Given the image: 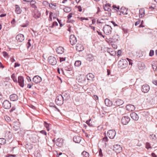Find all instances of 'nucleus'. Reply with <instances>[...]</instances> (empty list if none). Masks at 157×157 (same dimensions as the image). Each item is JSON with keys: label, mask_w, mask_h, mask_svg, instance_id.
I'll list each match as a JSON object with an SVG mask.
<instances>
[{"label": "nucleus", "mask_w": 157, "mask_h": 157, "mask_svg": "<svg viewBox=\"0 0 157 157\" xmlns=\"http://www.w3.org/2000/svg\"><path fill=\"white\" fill-rule=\"evenodd\" d=\"M6 139L3 138H0V144H4L6 143Z\"/></svg>", "instance_id": "c9c22d12"}, {"label": "nucleus", "mask_w": 157, "mask_h": 157, "mask_svg": "<svg viewBox=\"0 0 157 157\" xmlns=\"http://www.w3.org/2000/svg\"><path fill=\"white\" fill-rule=\"evenodd\" d=\"M154 52L153 50H151L150 51V52L149 53V56H152L154 55Z\"/></svg>", "instance_id": "603ef678"}, {"label": "nucleus", "mask_w": 157, "mask_h": 157, "mask_svg": "<svg viewBox=\"0 0 157 157\" xmlns=\"http://www.w3.org/2000/svg\"><path fill=\"white\" fill-rule=\"evenodd\" d=\"M76 50L78 52H81L83 50L84 48L83 45L80 44H77L76 46Z\"/></svg>", "instance_id": "4be33fe9"}, {"label": "nucleus", "mask_w": 157, "mask_h": 157, "mask_svg": "<svg viewBox=\"0 0 157 157\" xmlns=\"http://www.w3.org/2000/svg\"><path fill=\"white\" fill-rule=\"evenodd\" d=\"M64 48L62 47H58L56 49V52L58 54H62L64 52Z\"/></svg>", "instance_id": "cd10ccee"}, {"label": "nucleus", "mask_w": 157, "mask_h": 157, "mask_svg": "<svg viewBox=\"0 0 157 157\" xmlns=\"http://www.w3.org/2000/svg\"><path fill=\"white\" fill-rule=\"evenodd\" d=\"M146 147L147 149L151 148V147L150 144L148 142H147L146 143Z\"/></svg>", "instance_id": "a18cd8bd"}, {"label": "nucleus", "mask_w": 157, "mask_h": 157, "mask_svg": "<svg viewBox=\"0 0 157 157\" xmlns=\"http://www.w3.org/2000/svg\"><path fill=\"white\" fill-rule=\"evenodd\" d=\"M44 125L48 131H49V124L47 123L45 121L44 123Z\"/></svg>", "instance_id": "37998d69"}, {"label": "nucleus", "mask_w": 157, "mask_h": 157, "mask_svg": "<svg viewBox=\"0 0 157 157\" xmlns=\"http://www.w3.org/2000/svg\"><path fill=\"white\" fill-rule=\"evenodd\" d=\"M58 25V24L57 22L56 21H54L53 22L51 26L50 27L52 28H53L55 27H56Z\"/></svg>", "instance_id": "c03bdc74"}, {"label": "nucleus", "mask_w": 157, "mask_h": 157, "mask_svg": "<svg viewBox=\"0 0 157 157\" xmlns=\"http://www.w3.org/2000/svg\"><path fill=\"white\" fill-rule=\"evenodd\" d=\"M122 52V51L121 50H118L117 51V55L118 57H119L121 55V53Z\"/></svg>", "instance_id": "680f3d73"}, {"label": "nucleus", "mask_w": 157, "mask_h": 157, "mask_svg": "<svg viewBox=\"0 0 157 157\" xmlns=\"http://www.w3.org/2000/svg\"><path fill=\"white\" fill-rule=\"evenodd\" d=\"M78 18H79L81 21H82L83 20H88V18H85L84 17H78Z\"/></svg>", "instance_id": "6e6d98bb"}, {"label": "nucleus", "mask_w": 157, "mask_h": 157, "mask_svg": "<svg viewBox=\"0 0 157 157\" xmlns=\"http://www.w3.org/2000/svg\"><path fill=\"white\" fill-rule=\"evenodd\" d=\"M15 12L17 14H20L21 13L22 10L19 6L17 5H16L15 6Z\"/></svg>", "instance_id": "412c9836"}, {"label": "nucleus", "mask_w": 157, "mask_h": 157, "mask_svg": "<svg viewBox=\"0 0 157 157\" xmlns=\"http://www.w3.org/2000/svg\"><path fill=\"white\" fill-rule=\"evenodd\" d=\"M121 12L123 14H127V13L126 12H124V11L126 10V11H127V10L126 9L125 7H121Z\"/></svg>", "instance_id": "f704fd0d"}, {"label": "nucleus", "mask_w": 157, "mask_h": 157, "mask_svg": "<svg viewBox=\"0 0 157 157\" xmlns=\"http://www.w3.org/2000/svg\"><path fill=\"white\" fill-rule=\"evenodd\" d=\"M33 81L36 83H39L42 81L41 78L38 75H36L33 78Z\"/></svg>", "instance_id": "dca6fc26"}, {"label": "nucleus", "mask_w": 157, "mask_h": 157, "mask_svg": "<svg viewBox=\"0 0 157 157\" xmlns=\"http://www.w3.org/2000/svg\"><path fill=\"white\" fill-rule=\"evenodd\" d=\"M42 4L44 6H49L48 2L46 1H43Z\"/></svg>", "instance_id": "09e8293b"}, {"label": "nucleus", "mask_w": 157, "mask_h": 157, "mask_svg": "<svg viewBox=\"0 0 157 157\" xmlns=\"http://www.w3.org/2000/svg\"><path fill=\"white\" fill-rule=\"evenodd\" d=\"M113 150L117 153H120L122 151V148L120 145L116 144L113 145Z\"/></svg>", "instance_id": "6e6552de"}, {"label": "nucleus", "mask_w": 157, "mask_h": 157, "mask_svg": "<svg viewBox=\"0 0 157 157\" xmlns=\"http://www.w3.org/2000/svg\"><path fill=\"white\" fill-rule=\"evenodd\" d=\"M99 155L100 157H102L103 155L102 152V150L101 148H100L99 150Z\"/></svg>", "instance_id": "864d4df0"}, {"label": "nucleus", "mask_w": 157, "mask_h": 157, "mask_svg": "<svg viewBox=\"0 0 157 157\" xmlns=\"http://www.w3.org/2000/svg\"><path fill=\"white\" fill-rule=\"evenodd\" d=\"M16 39L18 42H21L24 40V36L23 35L19 34L16 36Z\"/></svg>", "instance_id": "2eb2a0df"}, {"label": "nucleus", "mask_w": 157, "mask_h": 157, "mask_svg": "<svg viewBox=\"0 0 157 157\" xmlns=\"http://www.w3.org/2000/svg\"><path fill=\"white\" fill-rule=\"evenodd\" d=\"M64 101L63 98L61 94H59L57 96L55 100L56 104L59 105H62Z\"/></svg>", "instance_id": "f03ea898"}, {"label": "nucleus", "mask_w": 157, "mask_h": 157, "mask_svg": "<svg viewBox=\"0 0 157 157\" xmlns=\"http://www.w3.org/2000/svg\"><path fill=\"white\" fill-rule=\"evenodd\" d=\"M31 40V39H29L28 40V42L26 44L27 48H29L31 46V44L30 42Z\"/></svg>", "instance_id": "3c124183"}, {"label": "nucleus", "mask_w": 157, "mask_h": 157, "mask_svg": "<svg viewBox=\"0 0 157 157\" xmlns=\"http://www.w3.org/2000/svg\"><path fill=\"white\" fill-rule=\"evenodd\" d=\"M2 54L3 56L5 57H8V55L7 52L5 51H4L2 52Z\"/></svg>", "instance_id": "5fc2aeb1"}, {"label": "nucleus", "mask_w": 157, "mask_h": 157, "mask_svg": "<svg viewBox=\"0 0 157 157\" xmlns=\"http://www.w3.org/2000/svg\"><path fill=\"white\" fill-rule=\"evenodd\" d=\"M40 132L43 135H47V132L44 130H42Z\"/></svg>", "instance_id": "13d9d810"}, {"label": "nucleus", "mask_w": 157, "mask_h": 157, "mask_svg": "<svg viewBox=\"0 0 157 157\" xmlns=\"http://www.w3.org/2000/svg\"><path fill=\"white\" fill-rule=\"evenodd\" d=\"M73 141L77 143H79L81 140V138L78 136H75L73 138Z\"/></svg>", "instance_id": "b1692460"}, {"label": "nucleus", "mask_w": 157, "mask_h": 157, "mask_svg": "<svg viewBox=\"0 0 157 157\" xmlns=\"http://www.w3.org/2000/svg\"><path fill=\"white\" fill-rule=\"evenodd\" d=\"M10 98L11 101H16L18 99V96L15 94H13L10 96Z\"/></svg>", "instance_id": "5701e85b"}, {"label": "nucleus", "mask_w": 157, "mask_h": 157, "mask_svg": "<svg viewBox=\"0 0 157 157\" xmlns=\"http://www.w3.org/2000/svg\"><path fill=\"white\" fill-rule=\"evenodd\" d=\"M50 7L53 9H55L56 7V4L54 3L53 4L52 3H50Z\"/></svg>", "instance_id": "e433bc0d"}, {"label": "nucleus", "mask_w": 157, "mask_h": 157, "mask_svg": "<svg viewBox=\"0 0 157 157\" xmlns=\"http://www.w3.org/2000/svg\"><path fill=\"white\" fill-rule=\"evenodd\" d=\"M57 157H62V153L61 152H59L58 154H57Z\"/></svg>", "instance_id": "774afa93"}, {"label": "nucleus", "mask_w": 157, "mask_h": 157, "mask_svg": "<svg viewBox=\"0 0 157 157\" xmlns=\"http://www.w3.org/2000/svg\"><path fill=\"white\" fill-rule=\"evenodd\" d=\"M61 95L63 98L64 100H68L70 98V94L67 91L63 92Z\"/></svg>", "instance_id": "ddd939ff"}, {"label": "nucleus", "mask_w": 157, "mask_h": 157, "mask_svg": "<svg viewBox=\"0 0 157 157\" xmlns=\"http://www.w3.org/2000/svg\"><path fill=\"white\" fill-rule=\"evenodd\" d=\"M65 70L67 71H71L72 70V68L70 66H66L64 67Z\"/></svg>", "instance_id": "ea45409f"}, {"label": "nucleus", "mask_w": 157, "mask_h": 157, "mask_svg": "<svg viewBox=\"0 0 157 157\" xmlns=\"http://www.w3.org/2000/svg\"><path fill=\"white\" fill-rule=\"evenodd\" d=\"M32 15L34 18L37 19L40 17L41 14L40 12L36 9L33 12Z\"/></svg>", "instance_id": "1a4fd4ad"}, {"label": "nucleus", "mask_w": 157, "mask_h": 157, "mask_svg": "<svg viewBox=\"0 0 157 157\" xmlns=\"http://www.w3.org/2000/svg\"><path fill=\"white\" fill-rule=\"evenodd\" d=\"M108 140V139L107 137L106 136L103 138V141L106 142Z\"/></svg>", "instance_id": "0e129e2a"}, {"label": "nucleus", "mask_w": 157, "mask_h": 157, "mask_svg": "<svg viewBox=\"0 0 157 157\" xmlns=\"http://www.w3.org/2000/svg\"><path fill=\"white\" fill-rule=\"evenodd\" d=\"M73 15V13H70L68 15L67 17V19H69L71 18L72 17V15Z\"/></svg>", "instance_id": "052dcab7"}, {"label": "nucleus", "mask_w": 157, "mask_h": 157, "mask_svg": "<svg viewBox=\"0 0 157 157\" xmlns=\"http://www.w3.org/2000/svg\"><path fill=\"white\" fill-rule=\"evenodd\" d=\"M145 14V10L144 8L140 9L139 10V16L140 18L143 17Z\"/></svg>", "instance_id": "a878e982"}, {"label": "nucleus", "mask_w": 157, "mask_h": 157, "mask_svg": "<svg viewBox=\"0 0 157 157\" xmlns=\"http://www.w3.org/2000/svg\"><path fill=\"white\" fill-rule=\"evenodd\" d=\"M18 82L19 85L22 87H23L24 85V79L22 76H19L18 77Z\"/></svg>", "instance_id": "4468645a"}, {"label": "nucleus", "mask_w": 157, "mask_h": 157, "mask_svg": "<svg viewBox=\"0 0 157 157\" xmlns=\"http://www.w3.org/2000/svg\"><path fill=\"white\" fill-rule=\"evenodd\" d=\"M103 9L105 10L106 11H109L111 10V9L109 7V6H107V5H105L103 6Z\"/></svg>", "instance_id": "79ce46f5"}, {"label": "nucleus", "mask_w": 157, "mask_h": 157, "mask_svg": "<svg viewBox=\"0 0 157 157\" xmlns=\"http://www.w3.org/2000/svg\"><path fill=\"white\" fill-rule=\"evenodd\" d=\"M13 128H14V129H15L16 131L17 130L19 129V127L18 126H17L14 125V126H13Z\"/></svg>", "instance_id": "69168bd1"}, {"label": "nucleus", "mask_w": 157, "mask_h": 157, "mask_svg": "<svg viewBox=\"0 0 157 157\" xmlns=\"http://www.w3.org/2000/svg\"><path fill=\"white\" fill-rule=\"evenodd\" d=\"M54 104L53 103H50V107L52 109H54L55 110H57L59 111V109L55 106H53Z\"/></svg>", "instance_id": "2f4dec72"}, {"label": "nucleus", "mask_w": 157, "mask_h": 157, "mask_svg": "<svg viewBox=\"0 0 157 157\" xmlns=\"http://www.w3.org/2000/svg\"><path fill=\"white\" fill-rule=\"evenodd\" d=\"M75 22V21L73 20H71L70 19H68L67 22L68 23H73Z\"/></svg>", "instance_id": "4d7b16f0"}, {"label": "nucleus", "mask_w": 157, "mask_h": 157, "mask_svg": "<svg viewBox=\"0 0 157 157\" xmlns=\"http://www.w3.org/2000/svg\"><path fill=\"white\" fill-rule=\"evenodd\" d=\"M17 155H13L10 154H8L6 155V157H16Z\"/></svg>", "instance_id": "49530a36"}, {"label": "nucleus", "mask_w": 157, "mask_h": 157, "mask_svg": "<svg viewBox=\"0 0 157 157\" xmlns=\"http://www.w3.org/2000/svg\"><path fill=\"white\" fill-rule=\"evenodd\" d=\"M124 103L123 101L121 99H117L114 103V105L116 106H119L122 105Z\"/></svg>", "instance_id": "f3484780"}, {"label": "nucleus", "mask_w": 157, "mask_h": 157, "mask_svg": "<svg viewBox=\"0 0 157 157\" xmlns=\"http://www.w3.org/2000/svg\"><path fill=\"white\" fill-rule=\"evenodd\" d=\"M82 155L83 157H89V153L85 151H83L82 153Z\"/></svg>", "instance_id": "473e14b6"}, {"label": "nucleus", "mask_w": 157, "mask_h": 157, "mask_svg": "<svg viewBox=\"0 0 157 157\" xmlns=\"http://www.w3.org/2000/svg\"><path fill=\"white\" fill-rule=\"evenodd\" d=\"M118 65L120 67L124 68L127 67L128 62L126 60L122 59L118 62Z\"/></svg>", "instance_id": "7ed1b4c3"}, {"label": "nucleus", "mask_w": 157, "mask_h": 157, "mask_svg": "<svg viewBox=\"0 0 157 157\" xmlns=\"http://www.w3.org/2000/svg\"><path fill=\"white\" fill-rule=\"evenodd\" d=\"M5 137L6 139H10L12 137V135L10 132L6 134Z\"/></svg>", "instance_id": "72a5a7b5"}, {"label": "nucleus", "mask_w": 157, "mask_h": 157, "mask_svg": "<svg viewBox=\"0 0 157 157\" xmlns=\"http://www.w3.org/2000/svg\"><path fill=\"white\" fill-rule=\"evenodd\" d=\"M11 77L14 82H17V78L15 77L14 74H13L12 75Z\"/></svg>", "instance_id": "4c0bfd02"}, {"label": "nucleus", "mask_w": 157, "mask_h": 157, "mask_svg": "<svg viewBox=\"0 0 157 157\" xmlns=\"http://www.w3.org/2000/svg\"><path fill=\"white\" fill-rule=\"evenodd\" d=\"M126 108L127 110L129 111H133L135 109V107L134 106L131 104L127 105Z\"/></svg>", "instance_id": "aec40b11"}, {"label": "nucleus", "mask_w": 157, "mask_h": 157, "mask_svg": "<svg viewBox=\"0 0 157 157\" xmlns=\"http://www.w3.org/2000/svg\"><path fill=\"white\" fill-rule=\"evenodd\" d=\"M120 39L119 36L117 35H114L112 38H110L109 39V41L111 43H115Z\"/></svg>", "instance_id": "423d86ee"}, {"label": "nucleus", "mask_w": 157, "mask_h": 157, "mask_svg": "<svg viewBox=\"0 0 157 157\" xmlns=\"http://www.w3.org/2000/svg\"><path fill=\"white\" fill-rule=\"evenodd\" d=\"M86 59L89 61H91L94 59V57L91 54H89L87 56Z\"/></svg>", "instance_id": "7c9ffc66"}, {"label": "nucleus", "mask_w": 157, "mask_h": 157, "mask_svg": "<svg viewBox=\"0 0 157 157\" xmlns=\"http://www.w3.org/2000/svg\"><path fill=\"white\" fill-rule=\"evenodd\" d=\"M90 121L91 119H90L89 120L87 121L86 122V123L89 126L93 127V125L90 123Z\"/></svg>", "instance_id": "8fccbe9b"}, {"label": "nucleus", "mask_w": 157, "mask_h": 157, "mask_svg": "<svg viewBox=\"0 0 157 157\" xmlns=\"http://www.w3.org/2000/svg\"><path fill=\"white\" fill-rule=\"evenodd\" d=\"M64 11L66 13H69L71 11V8L69 7H65L63 9Z\"/></svg>", "instance_id": "58836bf2"}, {"label": "nucleus", "mask_w": 157, "mask_h": 157, "mask_svg": "<svg viewBox=\"0 0 157 157\" xmlns=\"http://www.w3.org/2000/svg\"><path fill=\"white\" fill-rule=\"evenodd\" d=\"M150 90V87L147 84H145L143 85L142 86L141 90L144 93H147Z\"/></svg>", "instance_id": "f8f14e48"}, {"label": "nucleus", "mask_w": 157, "mask_h": 157, "mask_svg": "<svg viewBox=\"0 0 157 157\" xmlns=\"http://www.w3.org/2000/svg\"><path fill=\"white\" fill-rule=\"evenodd\" d=\"M152 67L153 70L155 71H156L157 67V62L154 61L152 62Z\"/></svg>", "instance_id": "c85d7f7f"}, {"label": "nucleus", "mask_w": 157, "mask_h": 157, "mask_svg": "<svg viewBox=\"0 0 157 157\" xmlns=\"http://www.w3.org/2000/svg\"><path fill=\"white\" fill-rule=\"evenodd\" d=\"M130 116L132 119L135 121H137L138 120L139 116L135 112H133L131 113Z\"/></svg>", "instance_id": "a211bd4d"}, {"label": "nucleus", "mask_w": 157, "mask_h": 157, "mask_svg": "<svg viewBox=\"0 0 157 157\" xmlns=\"http://www.w3.org/2000/svg\"><path fill=\"white\" fill-rule=\"evenodd\" d=\"M127 60H128V61L129 62V64L130 65H132L133 64V63L132 62V60L131 59H129L128 58H127Z\"/></svg>", "instance_id": "338daca9"}, {"label": "nucleus", "mask_w": 157, "mask_h": 157, "mask_svg": "<svg viewBox=\"0 0 157 157\" xmlns=\"http://www.w3.org/2000/svg\"><path fill=\"white\" fill-rule=\"evenodd\" d=\"M130 120L129 117L127 116L123 117L121 119V123L124 125L127 124Z\"/></svg>", "instance_id": "20e7f679"}, {"label": "nucleus", "mask_w": 157, "mask_h": 157, "mask_svg": "<svg viewBox=\"0 0 157 157\" xmlns=\"http://www.w3.org/2000/svg\"><path fill=\"white\" fill-rule=\"evenodd\" d=\"M70 41L71 44L73 45L75 44L77 41L76 37L74 35H71L70 37Z\"/></svg>", "instance_id": "9b49d317"}, {"label": "nucleus", "mask_w": 157, "mask_h": 157, "mask_svg": "<svg viewBox=\"0 0 157 157\" xmlns=\"http://www.w3.org/2000/svg\"><path fill=\"white\" fill-rule=\"evenodd\" d=\"M112 29L111 26L105 25L103 27V31L105 34L107 35L110 34L112 33Z\"/></svg>", "instance_id": "f257e3e1"}, {"label": "nucleus", "mask_w": 157, "mask_h": 157, "mask_svg": "<svg viewBox=\"0 0 157 157\" xmlns=\"http://www.w3.org/2000/svg\"><path fill=\"white\" fill-rule=\"evenodd\" d=\"M57 21H58L59 24L60 26V27H62L63 25L62 24V23L61 22V20H59L58 18H57Z\"/></svg>", "instance_id": "bf43d9fd"}, {"label": "nucleus", "mask_w": 157, "mask_h": 157, "mask_svg": "<svg viewBox=\"0 0 157 157\" xmlns=\"http://www.w3.org/2000/svg\"><path fill=\"white\" fill-rule=\"evenodd\" d=\"M150 138L152 140L155 139L156 138V135L155 134H151L149 136Z\"/></svg>", "instance_id": "de8ad7c7"}, {"label": "nucleus", "mask_w": 157, "mask_h": 157, "mask_svg": "<svg viewBox=\"0 0 157 157\" xmlns=\"http://www.w3.org/2000/svg\"><path fill=\"white\" fill-rule=\"evenodd\" d=\"M138 66L139 70H142L145 68V66L143 63L139 62L138 63Z\"/></svg>", "instance_id": "393cba45"}, {"label": "nucleus", "mask_w": 157, "mask_h": 157, "mask_svg": "<svg viewBox=\"0 0 157 157\" xmlns=\"http://www.w3.org/2000/svg\"><path fill=\"white\" fill-rule=\"evenodd\" d=\"M105 105L108 106H110L113 104L112 102L107 98L105 99Z\"/></svg>", "instance_id": "bb28decb"}, {"label": "nucleus", "mask_w": 157, "mask_h": 157, "mask_svg": "<svg viewBox=\"0 0 157 157\" xmlns=\"http://www.w3.org/2000/svg\"><path fill=\"white\" fill-rule=\"evenodd\" d=\"M81 64V62L80 61H76L75 63V65L76 67L80 66Z\"/></svg>", "instance_id": "a19ab883"}, {"label": "nucleus", "mask_w": 157, "mask_h": 157, "mask_svg": "<svg viewBox=\"0 0 157 157\" xmlns=\"http://www.w3.org/2000/svg\"><path fill=\"white\" fill-rule=\"evenodd\" d=\"M97 32L98 33L99 35L101 36L102 37L104 38H105V36L102 35L101 32H99L98 31H97Z\"/></svg>", "instance_id": "e2e57ef3"}, {"label": "nucleus", "mask_w": 157, "mask_h": 157, "mask_svg": "<svg viewBox=\"0 0 157 157\" xmlns=\"http://www.w3.org/2000/svg\"><path fill=\"white\" fill-rule=\"evenodd\" d=\"M63 144V141L62 139L60 138L57 139L56 142V145L58 147H61Z\"/></svg>", "instance_id": "6ab92c4d"}, {"label": "nucleus", "mask_w": 157, "mask_h": 157, "mask_svg": "<svg viewBox=\"0 0 157 157\" xmlns=\"http://www.w3.org/2000/svg\"><path fill=\"white\" fill-rule=\"evenodd\" d=\"M2 106L4 108L8 109L11 107V104L9 101L6 100L3 102Z\"/></svg>", "instance_id": "0eeeda50"}, {"label": "nucleus", "mask_w": 157, "mask_h": 157, "mask_svg": "<svg viewBox=\"0 0 157 157\" xmlns=\"http://www.w3.org/2000/svg\"><path fill=\"white\" fill-rule=\"evenodd\" d=\"M57 62L56 59L54 56H50V64L52 65H55L56 64Z\"/></svg>", "instance_id": "9d476101"}, {"label": "nucleus", "mask_w": 157, "mask_h": 157, "mask_svg": "<svg viewBox=\"0 0 157 157\" xmlns=\"http://www.w3.org/2000/svg\"><path fill=\"white\" fill-rule=\"evenodd\" d=\"M86 77L88 80H91L94 78V76L92 73H89L87 75Z\"/></svg>", "instance_id": "c756f323"}, {"label": "nucleus", "mask_w": 157, "mask_h": 157, "mask_svg": "<svg viewBox=\"0 0 157 157\" xmlns=\"http://www.w3.org/2000/svg\"><path fill=\"white\" fill-rule=\"evenodd\" d=\"M116 132L114 130H110L107 132V135L108 136L110 139H113L114 138L116 135Z\"/></svg>", "instance_id": "39448f33"}]
</instances>
